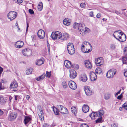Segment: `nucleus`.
<instances>
[{
  "label": "nucleus",
  "instance_id": "obj_64",
  "mask_svg": "<svg viewBox=\"0 0 127 127\" xmlns=\"http://www.w3.org/2000/svg\"><path fill=\"white\" fill-rule=\"evenodd\" d=\"M35 35H33L31 36V38H32V41L34 40L35 38Z\"/></svg>",
  "mask_w": 127,
  "mask_h": 127
},
{
  "label": "nucleus",
  "instance_id": "obj_27",
  "mask_svg": "<svg viewBox=\"0 0 127 127\" xmlns=\"http://www.w3.org/2000/svg\"><path fill=\"white\" fill-rule=\"evenodd\" d=\"M60 112L63 114H68V111L67 109L64 106Z\"/></svg>",
  "mask_w": 127,
  "mask_h": 127
},
{
  "label": "nucleus",
  "instance_id": "obj_41",
  "mask_svg": "<svg viewBox=\"0 0 127 127\" xmlns=\"http://www.w3.org/2000/svg\"><path fill=\"white\" fill-rule=\"evenodd\" d=\"M102 119V117H100V118H99L96 120V123H98L101 122Z\"/></svg>",
  "mask_w": 127,
  "mask_h": 127
},
{
  "label": "nucleus",
  "instance_id": "obj_52",
  "mask_svg": "<svg viewBox=\"0 0 127 127\" xmlns=\"http://www.w3.org/2000/svg\"><path fill=\"white\" fill-rule=\"evenodd\" d=\"M3 70V68L0 66V77L1 76V74Z\"/></svg>",
  "mask_w": 127,
  "mask_h": 127
},
{
  "label": "nucleus",
  "instance_id": "obj_57",
  "mask_svg": "<svg viewBox=\"0 0 127 127\" xmlns=\"http://www.w3.org/2000/svg\"><path fill=\"white\" fill-rule=\"evenodd\" d=\"M118 31H119V35H121V36H122L124 34L121 31V30H119Z\"/></svg>",
  "mask_w": 127,
  "mask_h": 127
},
{
  "label": "nucleus",
  "instance_id": "obj_33",
  "mask_svg": "<svg viewBox=\"0 0 127 127\" xmlns=\"http://www.w3.org/2000/svg\"><path fill=\"white\" fill-rule=\"evenodd\" d=\"M95 72L97 74H100L102 72L101 69L99 67L97 68L95 70Z\"/></svg>",
  "mask_w": 127,
  "mask_h": 127
},
{
  "label": "nucleus",
  "instance_id": "obj_49",
  "mask_svg": "<svg viewBox=\"0 0 127 127\" xmlns=\"http://www.w3.org/2000/svg\"><path fill=\"white\" fill-rule=\"evenodd\" d=\"M127 50V47H125L124 48L123 52L125 55H127V53H126V51Z\"/></svg>",
  "mask_w": 127,
  "mask_h": 127
},
{
  "label": "nucleus",
  "instance_id": "obj_31",
  "mask_svg": "<svg viewBox=\"0 0 127 127\" xmlns=\"http://www.w3.org/2000/svg\"><path fill=\"white\" fill-rule=\"evenodd\" d=\"M80 24H81L76 22L74 23L73 25V28L74 29H77V30Z\"/></svg>",
  "mask_w": 127,
  "mask_h": 127
},
{
  "label": "nucleus",
  "instance_id": "obj_58",
  "mask_svg": "<svg viewBox=\"0 0 127 127\" xmlns=\"http://www.w3.org/2000/svg\"><path fill=\"white\" fill-rule=\"evenodd\" d=\"M118 31H119V35H121V36H122L124 34L121 31V30H119Z\"/></svg>",
  "mask_w": 127,
  "mask_h": 127
},
{
  "label": "nucleus",
  "instance_id": "obj_51",
  "mask_svg": "<svg viewBox=\"0 0 127 127\" xmlns=\"http://www.w3.org/2000/svg\"><path fill=\"white\" fill-rule=\"evenodd\" d=\"M47 49H48V51L49 52H49H50V45L49 44L48 42V41H47Z\"/></svg>",
  "mask_w": 127,
  "mask_h": 127
},
{
  "label": "nucleus",
  "instance_id": "obj_1",
  "mask_svg": "<svg viewBox=\"0 0 127 127\" xmlns=\"http://www.w3.org/2000/svg\"><path fill=\"white\" fill-rule=\"evenodd\" d=\"M67 48L68 53L72 55L74 54L75 49L72 43H69L68 44Z\"/></svg>",
  "mask_w": 127,
  "mask_h": 127
},
{
  "label": "nucleus",
  "instance_id": "obj_53",
  "mask_svg": "<svg viewBox=\"0 0 127 127\" xmlns=\"http://www.w3.org/2000/svg\"><path fill=\"white\" fill-rule=\"evenodd\" d=\"M46 76V74L45 73H44L43 74L40 76V77H41L42 79H44L45 77Z\"/></svg>",
  "mask_w": 127,
  "mask_h": 127
},
{
  "label": "nucleus",
  "instance_id": "obj_22",
  "mask_svg": "<svg viewBox=\"0 0 127 127\" xmlns=\"http://www.w3.org/2000/svg\"><path fill=\"white\" fill-rule=\"evenodd\" d=\"M18 86V84L17 82L15 81H14L11 84L10 88L11 89L16 88Z\"/></svg>",
  "mask_w": 127,
  "mask_h": 127
},
{
  "label": "nucleus",
  "instance_id": "obj_45",
  "mask_svg": "<svg viewBox=\"0 0 127 127\" xmlns=\"http://www.w3.org/2000/svg\"><path fill=\"white\" fill-rule=\"evenodd\" d=\"M5 89V88L3 86V84L2 85V84L1 83L0 84V90H3Z\"/></svg>",
  "mask_w": 127,
  "mask_h": 127
},
{
  "label": "nucleus",
  "instance_id": "obj_23",
  "mask_svg": "<svg viewBox=\"0 0 127 127\" xmlns=\"http://www.w3.org/2000/svg\"><path fill=\"white\" fill-rule=\"evenodd\" d=\"M89 108L88 106L84 104L82 107V110L84 113H87L89 110Z\"/></svg>",
  "mask_w": 127,
  "mask_h": 127
},
{
  "label": "nucleus",
  "instance_id": "obj_38",
  "mask_svg": "<svg viewBox=\"0 0 127 127\" xmlns=\"http://www.w3.org/2000/svg\"><path fill=\"white\" fill-rule=\"evenodd\" d=\"M62 85L64 88H66L68 87L65 81L63 82L62 83Z\"/></svg>",
  "mask_w": 127,
  "mask_h": 127
},
{
  "label": "nucleus",
  "instance_id": "obj_20",
  "mask_svg": "<svg viewBox=\"0 0 127 127\" xmlns=\"http://www.w3.org/2000/svg\"><path fill=\"white\" fill-rule=\"evenodd\" d=\"M32 118L28 116H25L24 120V123L26 125L28 123H30V121L32 120Z\"/></svg>",
  "mask_w": 127,
  "mask_h": 127
},
{
  "label": "nucleus",
  "instance_id": "obj_55",
  "mask_svg": "<svg viewBox=\"0 0 127 127\" xmlns=\"http://www.w3.org/2000/svg\"><path fill=\"white\" fill-rule=\"evenodd\" d=\"M36 80H37V81H39L41 80H42L41 77L40 76L38 77H36L35 78Z\"/></svg>",
  "mask_w": 127,
  "mask_h": 127
},
{
  "label": "nucleus",
  "instance_id": "obj_39",
  "mask_svg": "<svg viewBox=\"0 0 127 127\" xmlns=\"http://www.w3.org/2000/svg\"><path fill=\"white\" fill-rule=\"evenodd\" d=\"M64 107V106L62 105H57V109H58L60 112L61 111Z\"/></svg>",
  "mask_w": 127,
  "mask_h": 127
},
{
  "label": "nucleus",
  "instance_id": "obj_5",
  "mask_svg": "<svg viewBox=\"0 0 127 127\" xmlns=\"http://www.w3.org/2000/svg\"><path fill=\"white\" fill-rule=\"evenodd\" d=\"M17 13L14 11L10 12L8 14V18L10 19L11 21L14 19L17 16Z\"/></svg>",
  "mask_w": 127,
  "mask_h": 127
},
{
  "label": "nucleus",
  "instance_id": "obj_21",
  "mask_svg": "<svg viewBox=\"0 0 127 127\" xmlns=\"http://www.w3.org/2000/svg\"><path fill=\"white\" fill-rule=\"evenodd\" d=\"M87 47L91 48L92 47V46L89 42L84 41L83 42L81 47L87 48Z\"/></svg>",
  "mask_w": 127,
  "mask_h": 127
},
{
  "label": "nucleus",
  "instance_id": "obj_9",
  "mask_svg": "<svg viewBox=\"0 0 127 127\" xmlns=\"http://www.w3.org/2000/svg\"><path fill=\"white\" fill-rule=\"evenodd\" d=\"M37 35L38 37L40 39H43L44 37L45 33L44 31L42 30H39L38 31Z\"/></svg>",
  "mask_w": 127,
  "mask_h": 127
},
{
  "label": "nucleus",
  "instance_id": "obj_8",
  "mask_svg": "<svg viewBox=\"0 0 127 127\" xmlns=\"http://www.w3.org/2000/svg\"><path fill=\"white\" fill-rule=\"evenodd\" d=\"M83 25L81 23L79 26L77 30L80 32V34L82 35L84 34V33H87V31L86 29L84 30V27H83Z\"/></svg>",
  "mask_w": 127,
  "mask_h": 127
},
{
  "label": "nucleus",
  "instance_id": "obj_19",
  "mask_svg": "<svg viewBox=\"0 0 127 127\" xmlns=\"http://www.w3.org/2000/svg\"><path fill=\"white\" fill-rule=\"evenodd\" d=\"M92 47L90 48L87 47V48L81 47V49L82 51L84 53H89L91 51Z\"/></svg>",
  "mask_w": 127,
  "mask_h": 127
},
{
  "label": "nucleus",
  "instance_id": "obj_60",
  "mask_svg": "<svg viewBox=\"0 0 127 127\" xmlns=\"http://www.w3.org/2000/svg\"><path fill=\"white\" fill-rule=\"evenodd\" d=\"M89 15L90 16L94 17L93 12V11H91L89 13Z\"/></svg>",
  "mask_w": 127,
  "mask_h": 127
},
{
  "label": "nucleus",
  "instance_id": "obj_4",
  "mask_svg": "<svg viewBox=\"0 0 127 127\" xmlns=\"http://www.w3.org/2000/svg\"><path fill=\"white\" fill-rule=\"evenodd\" d=\"M116 70L115 69H112L109 70L106 74L107 77L109 78H112L116 74Z\"/></svg>",
  "mask_w": 127,
  "mask_h": 127
},
{
  "label": "nucleus",
  "instance_id": "obj_16",
  "mask_svg": "<svg viewBox=\"0 0 127 127\" xmlns=\"http://www.w3.org/2000/svg\"><path fill=\"white\" fill-rule=\"evenodd\" d=\"M70 72V76L71 78L74 79L77 76V73L75 71L73 70H71Z\"/></svg>",
  "mask_w": 127,
  "mask_h": 127
},
{
  "label": "nucleus",
  "instance_id": "obj_42",
  "mask_svg": "<svg viewBox=\"0 0 127 127\" xmlns=\"http://www.w3.org/2000/svg\"><path fill=\"white\" fill-rule=\"evenodd\" d=\"M46 77H47L48 78H50V77L51 74V72H48V71H46Z\"/></svg>",
  "mask_w": 127,
  "mask_h": 127
},
{
  "label": "nucleus",
  "instance_id": "obj_13",
  "mask_svg": "<svg viewBox=\"0 0 127 127\" xmlns=\"http://www.w3.org/2000/svg\"><path fill=\"white\" fill-rule=\"evenodd\" d=\"M90 78L91 81H94L96 79L97 75L95 72L92 71L90 74Z\"/></svg>",
  "mask_w": 127,
  "mask_h": 127
},
{
  "label": "nucleus",
  "instance_id": "obj_25",
  "mask_svg": "<svg viewBox=\"0 0 127 127\" xmlns=\"http://www.w3.org/2000/svg\"><path fill=\"white\" fill-rule=\"evenodd\" d=\"M64 64L67 68H70L72 66L71 62L68 60H66L64 61Z\"/></svg>",
  "mask_w": 127,
  "mask_h": 127
},
{
  "label": "nucleus",
  "instance_id": "obj_28",
  "mask_svg": "<svg viewBox=\"0 0 127 127\" xmlns=\"http://www.w3.org/2000/svg\"><path fill=\"white\" fill-rule=\"evenodd\" d=\"M70 20L68 18L65 19L63 22L64 24L65 25L68 26L70 24Z\"/></svg>",
  "mask_w": 127,
  "mask_h": 127
},
{
  "label": "nucleus",
  "instance_id": "obj_3",
  "mask_svg": "<svg viewBox=\"0 0 127 127\" xmlns=\"http://www.w3.org/2000/svg\"><path fill=\"white\" fill-rule=\"evenodd\" d=\"M37 112L40 120L41 121L44 120V114L43 108L39 106L37 108Z\"/></svg>",
  "mask_w": 127,
  "mask_h": 127
},
{
  "label": "nucleus",
  "instance_id": "obj_48",
  "mask_svg": "<svg viewBox=\"0 0 127 127\" xmlns=\"http://www.w3.org/2000/svg\"><path fill=\"white\" fill-rule=\"evenodd\" d=\"M29 12L31 14H32L34 13V12L33 10L31 9L29 10Z\"/></svg>",
  "mask_w": 127,
  "mask_h": 127
},
{
  "label": "nucleus",
  "instance_id": "obj_6",
  "mask_svg": "<svg viewBox=\"0 0 127 127\" xmlns=\"http://www.w3.org/2000/svg\"><path fill=\"white\" fill-rule=\"evenodd\" d=\"M103 60L102 57H99L95 59V62L97 66H99L103 64Z\"/></svg>",
  "mask_w": 127,
  "mask_h": 127
},
{
  "label": "nucleus",
  "instance_id": "obj_17",
  "mask_svg": "<svg viewBox=\"0 0 127 127\" xmlns=\"http://www.w3.org/2000/svg\"><path fill=\"white\" fill-rule=\"evenodd\" d=\"M84 63L87 68L89 69H91L92 68V65L89 60H87L85 61Z\"/></svg>",
  "mask_w": 127,
  "mask_h": 127
},
{
  "label": "nucleus",
  "instance_id": "obj_59",
  "mask_svg": "<svg viewBox=\"0 0 127 127\" xmlns=\"http://www.w3.org/2000/svg\"><path fill=\"white\" fill-rule=\"evenodd\" d=\"M118 31H119V35H121V36H122L124 34L121 31V30H119Z\"/></svg>",
  "mask_w": 127,
  "mask_h": 127
},
{
  "label": "nucleus",
  "instance_id": "obj_50",
  "mask_svg": "<svg viewBox=\"0 0 127 127\" xmlns=\"http://www.w3.org/2000/svg\"><path fill=\"white\" fill-rule=\"evenodd\" d=\"M124 75L125 77H127V70L125 69L124 70Z\"/></svg>",
  "mask_w": 127,
  "mask_h": 127
},
{
  "label": "nucleus",
  "instance_id": "obj_56",
  "mask_svg": "<svg viewBox=\"0 0 127 127\" xmlns=\"http://www.w3.org/2000/svg\"><path fill=\"white\" fill-rule=\"evenodd\" d=\"M123 106L125 109L126 110L127 109V106L126 104L124 103L123 105Z\"/></svg>",
  "mask_w": 127,
  "mask_h": 127
},
{
  "label": "nucleus",
  "instance_id": "obj_24",
  "mask_svg": "<svg viewBox=\"0 0 127 127\" xmlns=\"http://www.w3.org/2000/svg\"><path fill=\"white\" fill-rule=\"evenodd\" d=\"M96 113L97 117H102L104 114V112L103 110L101 109L98 112H96Z\"/></svg>",
  "mask_w": 127,
  "mask_h": 127
},
{
  "label": "nucleus",
  "instance_id": "obj_18",
  "mask_svg": "<svg viewBox=\"0 0 127 127\" xmlns=\"http://www.w3.org/2000/svg\"><path fill=\"white\" fill-rule=\"evenodd\" d=\"M44 60L43 58L38 59L36 62V64L37 65L40 66L44 63Z\"/></svg>",
  "mask_w": 127,
  "mask_h": 127
},
{
  "label": "nucleus",
  "instance_id": "obj_61",
  "mask_svg": "<svg viewBox=\"0 0 127 127\" xmlns=\"http://www.w3.org/2000/svg\"><path fill=\"white\" fill-rule=\"evenodd\" d=\"M114 34L118 36V35H119V31H115L114 32Z\"/></svg>",
  "mask_w": 127,
  "mask_h": 127
},
{
  "label": "nucleus",
  "instance_id": "obj_15",
  "mask_svg": "<svg viewBox=\"0 0 127 127\" xmlns=\"http://www.w3.org/2000/svg\"><path fill=\"white\" fill-rule=\"evenodd\" d=\"M60 36V38H61V40H66L68 39L69 38V35L67 33H63L62 35L61 34Z\"/></svg>",
  "mask_w": 127,
  "mask_h": 127
},
{
  "label": "nucleus",
  "instance_id": "obj_43",
  "mask_svg": "<svg viewBox=\"0 0 127 127\" xmlns=\"http://www.w3.org/2000/svg\"><path fill=\"white\" fill-rule=\"evenodd\" d=\"M110 97V95L105 94V99L107 100L109 99Z\"/></svg>",
  "mask_w": 127,
  "mask_h": 127
},
{
  "label": "nucleus",
  "instance_id": "obj_54",
  "mask_svg": "<svg viewBox=\"0 0 127 127\" xmlns=\"http://www.w3.org/2000/svg\"><path fill=\"white\" fill-rule=\"evenodd\" d=\"M111 127H117L118 126L117 124L116 123H114L111 125Z\"/></svg>",
  "mask_w": 127,
  "mask_h": 127
},
{
  "label": "nucleus",
  "instance_id": "obj_37",
  "mask_svg": "<svg viewBox=\"0 0 127 127\" xmlns=\"http://www.w3.org/2000/svg\"><path fill=\"white\" fill-rule=\"evenodd\" d=\"M71 67L76 69H78L79 66L78 64H74L72 65Z\"/></svg>",
  "mask_w": 127,
  "mask_h": 127
},
{
  "label": "nucleus",
  "instance_id": "obj_10",
  "mask_svg": "<svg viewBox=\"0 0 127 127\" xmlns=\"http://www.w3.org/2000/svg\"><path fill=\"white\" fill-rule=\"evenodd\" d=\"M17 113L15 112H10L8 117V120L10 121H13L16 117Z\"/></svg>",
  "mask_w": 127,
  "mask_h": 127
},
{
  "label": "nucleus",
  "instance_id": "obj_14",
  "mask_svg": "<svg viewBox=\"0 0 127 127\" xmlns=\"http://www.w3.org/2000/svg\"><path fill=\"white\" fill-rule=\"evenodd\" d=\"M24 44L23 42L21 41H18L16 42L15 44V46L17 48H20L22 47Z\"/></svg>",
  "mask_w": 127,
  "mask_h": 127
},
{
  "label": "nucleus",
  "instance_id": "obj_11",
  "mask_svg": "<svg viewBox=\"0 0 127 127\" xmlns=\"http://www.w3.org/2000/svg\"><path fill=\"white\" fill-rule=\"evenodd\" d=\"M32 51L29 48H26L23 49L22 51V53L25 56H30L31 55Z\"/></svg>",
  "mask_w": 127,
  "mask_h": 127
},
{
  "label": "nucleus",
  "instance_id": "obj_36",
  "mask_svg": "<svg viewBox=\"0 0 127 127\" xmlns=\"http://www.w3.org/2000/svg\"><path fill=\"white\" fill-rule=\"evenodd\" d=\"M96 115V112H93L90 114L89 116L91 117L92 119H95V117Z\"/></svg>",
  "mask_w": 127,
  "mask_h": 127
},
{
  "label": "nucleus",
  "instance_id": "obj_2",
  "mask_svg": "<svg viewBox=\"0 0 127 127\" xmlns=\"http://www.w3.org/2000/svg\"><path fill=\"white\" fill-rule=\"evenodd\" d=\"M61 32L58 31L52 32L51 35V37L54 40L56 39H60V35Z\"/></svg>",
  "mask_w": 127,
  "mask_h": 127
},
{
  "label": "nucleus",
  "instance_id": "obj_34",
  "mask_svg": "<svg viewBox=\"0 0 127 127\" xmlns=\"http://www.w3.org/2000/svg\"><path fill=\"white\" fill-rule=\"evenodd\" d=\"M33 72L32 69L31 68L29 69H27L26 71V74L27 75L32 74Z\"/></svg>",
  "mask_w": 127,
  "mask_h": 127
},
{
  "label": "nucleus",
  "instance_id": "obj_44",
  "mask_svg": "<svg viewBox=\"0 0 127 127\" xmlns=\"http://www.w3.org/2000/svg\"><path fill=\"white\" fill-rule=\"evenodd\" d=\"M81 127H89V126L87 124H83L81 125Z\"/></svg>",
  "mask_w": 127,
  "mask_h": 127
},
{
  "label": "nucleus",
  "instance_id": "obj_62",
  "mask_svg": "<svg viewBox=\"0 0 127 127\" xmlns=\"http://www.w3.org/2000/svg\"><path fill=\"white\" fill-rule=\"evenodd\" d=\"M115 13L118 15L121 14V13L120 12L116 10L115 11Z\"/></svg>",
  "mask_w": 127,
  "mask_h": 127
},
{
  "label": "nucleus",
  "instance_id": "obj_40",
  "mask_svg": "<svg viewBox=\"0 0 127 127\" xmlns=\"http://www.w3.org/2000/svg\"><path fill=\"white\" fill-rule=\"evenodd\" d=\"M125 38L124 39H122V37L121 36H120L119 37V38L120 39V40H118L121 42H123L125 41L126 40V36L125 34H124Z\"/></svg>",
  "mask_w": 127,
  "mask_h": 127
},
{
  "label": "nucleus",
  "instance_id": "obj_7",
  "mask_svg": "<svg viewBox=\"0 0 127 127\" xmlns=\"http://www.w3.org/2000/svg\"><path fill=\"white\" fill-rule=\"evenodd\" d=\"M84 90L86 95L88 96L92 95L93 93V92L91 90L90 88L87 86L85 87Z\"/></svg>",
  "mask_w": 127,
  "mask_h": 127
},
{
  "label": "nucleus",
  "instance_id": "obj_47",
  "mask_svg": "<svg viewBox=\"0 0 127 127\" xmlns=\"http://www.w3.org/2000/svg\"><path fill=\"white\" fill-rule=\"evenodd\" d=\"M115 47V45L114 44H112L110 45V48L112 49H114Z\"/></svg>",
  "mask_w": 127,
  "mask_h": 127
},
{
  "label": "nucleus",
  "instance_id": "obj_46",
  "mask_svg": "<svg viewBox=\"0 0 127 127\" xmlns=\"http://www.w3.org/2000/svg\"><path fill=\"white\" fill-rule=\"evenodd\" d=\"M80 7L83 8H84L85 7L86 5L84 3H82L80 4Z\"/></svg>",
  "mask_w": 127,
  "mask_h": 127
},
{
  "label": "nucleus",
  "instance_id": "obj_12",
  "mask_svg": "<svg viewBox=\"0 0 127 127\" xmlns=\"http://www.w3.org/2000/svg\"><path fill=\"white\" fill-rule=\"evenodd\" d=\"M68 84L69 87L72 90H75L77 88L76 84L73 81H69L68 82Z\"/></svg>",
  "mask_w": 127,
  "mask_h": 127
},
{
  "label": "nucleus",
  "instance_id": "obj_32",
  "mask_svg": "<svg viewBox=\"0 0 127 127\" xmlns=\"http://www.w3.org/2000/svg\"><path fill=\"white\" fill-rule=\"evenodd\" d=\"M37 8L38 10L39 11H41L43 8V4L42 2H40L39 3V4L38 5Z\"/></svg>",
  "mask_w": 127,
  "mask_h": 127
},
{
  "label": "nucleus",
  "instance_id": "obj_30",
  "mask_svg": "<svg viewBox=\"0 0 127 127\" xmlns=\"http://www.w3.org/2000/svg\"><path fill=\"white\" fill-rule=\"evenodd\" d=\"M71 111L72 113L75 115L77 113V109L76 107H72L71 108Z\"/></svg>",
  "mask_w": 127,
  "mask_h": 127
},
{
  "label": "nucleus",
  "instance_id": "obj_29",
  "mask_svg": "<svg viewBox=\"0 0 127 127\" xmlns=\"http://www.w3.org/2000/svg\"><path fill=\"white\" fill-rule=\"evenodd\" d=\"M53 110L54 113L56 115H58L59 114V111L58 110V109H57V107L56 108L54 107H53Z\"/></svg>",
  "mask_w": 127,
  "mask_h": 127
},
{
  "label": "nucleus",
  "instance_id": "obj_35",
  "mask_svg": "<svg viewBox=\"0 0 127 127\" xmlns=\"http://www.w3.org/2000/svg\"><path fill=\"white\" fill-rule=\"evenodd\" d=\"M122 61L123 64H127V58L126 57H123L122 58Z\"/></svg>",
  "mask_w": 127,
  "mask_h": 127
},
{
  "label": "nucleus",
  "instance_id": "obj_26",
  "mask_svg": "<svg viewBox=\"0 0 127 127\" xmlns=\"http://www.w3.org/2000/svg\"><path fill=\"white\" fill-rule=\"evenodd\" d=\"M80 79L83 82H85L87 80V78L85 74L81 75L80 76Z\"/></svg>",
  "mask_w": 127,
  "mask_h": 127
},
{
  "label": "nucleus",
  "instance_id": "obj_63",
  "mask_svg": "<svg viewBox=\"0 0 127 127\" xmlns=\"http://www.w3.org/2000/svg\"><path fill=\"white\" fill-rule=\"evenodd\" d=\"M43 127H49V125L46 123H45L43 125Z\"/></svg>",
  "mask_w": 127,
  "mask_h": 127
}]
</instances>
